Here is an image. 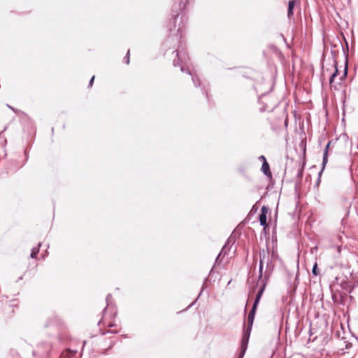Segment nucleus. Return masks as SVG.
Masks as SVG:
<instances>
[{"mask_svg": "<svg viewBox=\"0 0 358 358\" xmlns=\"http://www.w3.org/2000/svg\"><path fill=\"white\" fill-rule=\"evenodd\" d=\"M347 74H348V64H347V62H345V68H344V70H343V73L342 76L339 78V80H340L341 83L345 79V78L347 76Z\"/></svg>", "mask_w": 358, "mask_h": 358, "instance_id": "obj_14", "label": "nucleus"}, {"mask_svg": "<svg viewBox=\"0 0 358 358\" xmlns=\"http://www.w3.org/2000/svg\"><path fill=\"white\" fill-rule=\"evenodd\" d=\"M259 221L261 226H262L264 227H267L266 215L264 213H260V215L259 216Z\"/></svg>", "mask_w": 358, "mask_h": 358, "instance_id": "obj_11", "label": "nucleus"}, {"mask_svg": "<svg viewBox=\"0 0 358 358\" xmlns=\"http://www.w3.org/2000/svg\"><path fill=\"white\" fill-rule=\"evenodd\" d=\"M130 50H128L127 52V55L126 56L124 57V62L127 64H129V61H130Z\"/></svg>", "mask_w": 358, "mask_h": 358, "instance_id": "obj_17", "label": "nucleus"}, {"mask_svg": "<svg viewBox=\"0 0 358 358\" xmlns=\"http://www.w3.org/2000/svg\"><path fill=\"white\" fill-rule=\"evenodd\" d=\"M106 306L103 310V313L106 315L108 312H110V316L115 317L116 315V310L115 308V305L112 301V296L110 294H108L106 299Z\"/></svg>", "mask_w": 358, "mask_h": 358, "instance_id": "obj_3", "label": "nucleus"}, {"mask_svg": "<svg viewBox=\"0 0 358 358\" xmlns=\"http://www.w3.org/2000/svg\"><path fill=\"white\" fill-rule=\"evenodd\" d=\"M261 171L267 177H270L271 178L272 176V174H271V170H270V166H269V164H268V163L267 162H264L262 164V168H261Z\"/></svg>", "mask_w": 358, "mask_h": 358, "instance_id": "obj_10", "label": "nucleus"}, {"mask_svg": "<svg viewBox=\"0 0 358 358\" xmlns=\"http://www.w3.org/2000/svg\"><path fill=\"white\" fill-rule=\"evenodd\" d=\"M357 184H358V182H357Z\"/></svg>", "mask_w": 358, "mask_h": 358, "instance_id": "obj_28", "label": "nucleus"}, {"mask_svg": "<svg viewBox=\"0 0 358 358\" xmlns=\"http://www.w3.org/2000/svg\"><path fill=\"white\" fill-rule=\"evenodd\" d=\"M94 80V76H92V78L90 80L89 87H92V86Z\"/></svg>", "mask_w": 358, "mask_h": 358, "instance_id": "obj_21", "label": "nucleus"}, {"mask_svg": "<svg viewBox=\"0 0 358 358\" xmlns=\"http://www.w3.org/2000/svg\"><path fill=\"white\" fill-rule=\"evenodd\" d=\"M341 246H338V252H341Z\"/></svg>", "mask_w": 358, "mask_h": 358, "instance_id": "obj_25", "label": "nucleus"}, {"mask_svg": "<svg viewBox=\"0 0 358 358\" xmlns=\"http://www.w3.org/2000/svg\"><path fill=\"white\" fill-rule=\"evenodd\" d=\"M265 290V284L264 285H262L259 289L258 290V292L257 294V296L255 297V300L253 303L252 309L250 310L248 316V326L247 329H245L243 330V337L242 339H246V341H249L252 327L253 324L254 319L255 313L257 308V306L259 304V302L261 299V297Z\"/></svg>", "mask_w": 358, "mask_h": 358, "instance_id": "obj_2", "label": "nucleus"}, {"mask_svg": "<svg viewBox=\"0 0 358 358\" xmlns=\"http://www.w3.org/2000/svg\"><path fill=\"white\" fill-rule=\"evenodd\" d=\"M268 208H267L266 206H263L262 207V209H261V213H264L266 215V214H267V213H268Z\"/></svg>", "mask_w": 358, "mask_h": 358, "instance_id": "obj_19", "label": "nucleus"}, {"mask_svg": "<svg viewBox=\"0 0 358 358\" xmlns=\"http://www.w3.org/2000/svg\"><path fill=\"white\" fill-rule=\"evenodd\" d=\"M195 301H194V302H192V303L189 306H191L192 305L194 304Z\"/></svg>", "mask_w": 358, "mask_h": 358, "instance_id": "obj_27", "label": "nucleus"}, {"mask_svg": "<svg viewBox=\"0 0 358 358\" xmlns=\"http://www.w3.org/2000/svg\"><path fill=\"white\" fill-rule=\"evenodd\" d=\"M201 90H202L203 93L205 94L206 98L208 99V90L206 89V87L204 85H203V87H201Z\"/></svg>", "mask_w": 358, "mask_h": 358, "instance_id": "obj_18", "label": "nucleus"}, {"mask_svg": "<svg viewBox=\"0 0 358 358\" xmlns=\"http://www.w3.org/2000/svg\"><path fill=\"white\" fill-rule=\"evenodd\" d=\"M76 353H77L76 350H71V349L67 348V349H66V350H64L62 353L60 358H73L75 357Z\"/></svg>", "mask_w": 358, "mask_h": 358, "instance_id": "obj_7", "label": "nucleus"}, {"mask_svg": "<svg viewBox=\"0 0 358 358\" xmlns=\"http://www.w3.org/2000/svg\"><path fill=\"white\" fill-rule=\"evenodd\" d=\"M258 159H259V161H262V164H263L264 162H267V161H266V157H265L264 155H261V156H259Z\"/></svg>", "mask_w": 358, "mask_h": 358, "instance_id": "obj_20", "label": "nucleus"}, {"mask_svg": "<svg viewBox=\"0 0 358 358\" xmlns=\"http://www.w3.org/2000/svg\"><path fill=\"white\" fill-rule=\"evenodd\" d=\"M334 67L335 68L334 72L331 74L330 78H329V85L331 87H334V89H336V85L334 84L335 78L338 74V64L336 60H334Z\"/></svg>", "mask_w": 358, "mask_h": 358, "instance_id": "obj_5", "label": "nucleus"}, {"mask_svg": "<svg viewBox=\"0 0 358 358\" xmlns=\"http://www.w3.org/2000/svg\"><path fill=\"white\" fill-rule=\"evenodd\" d=\"M113 326H114V324H110L108 325V327H113Z\"/></svg>", "mask_w": 358, "mask_h": 358, "instance_id": "obj_26", "label": "nucleus"}, {"mask_svg": "<svg viewBox=\"0 0 358 358\" xmlns=\"http://www.w3.org/2000/svg\"><path fill=\"white\" fill-rule=\"evenodd\" d=\"M312 274L314 276H318L320 274V270L318 269V267H317V262H315V264H313V269H312Z\"/></svg>", "mask_w": 358, "mask_h": 358, "instance_id": "obj_13", "label": "nucleus"}, {"mask_svg": "<svg viewBox=\"0 0 358 358\" xmlns=\"http://www.w3.org/2000/svg\"><path fill=\"white\" fill-rule=\"evenodd\" d=\"M41 245V243H38V247H35L31 249V252L30 255L31 258H32V259L36 258V255L39 252V248H40Z\"/></svg>", "mask_w": 358, "mask_h": 358, "instance_id": "obj_12", "label": "nucleus"}, {"mask_svg": "<svg viewBox=\"0 0 358 358\" xmlns=\"http://www.w3.org/2000/svg\"><path fill=\"white\" fill-rule=\"evenodd\" d=\"M51 346L49 344L45 345V349L44 352H40V354L42 355H48V352L50 350Z\"/></svg>", "mask_w": 358, "mask_h": 358, "instance_id": "obj_16", "label": "nucleus"}, {"mask_svg": "<svg viewBox=\"0 0 358 358\" xmlns=\"http://www.w3.org/2000/svg\"><path fill=\"white\" fill-rule=\"evenodd\" d=\"M206 280H207V278H206V279H205V280H204V282H203V287H202L201 291L199 292V296L201 294V293H202V291H203V289L204 285H205V283H206Z\"/></svg>", "mask_w": 358, "mask_h": 358, "instance_id": "obj_22", "label": "nucleus"}, {"mask_svg": "<svg viewBox=\"0 0 358 358\" xmlns=\"http://www.w3.org/2000/svg\"><path fill=\"white\" fill-rule=\"evenodd\" d=\"M7 107H8L9 108H10L12 110H13L14 112H17V110H15L13 107H12L11 106L7 104Z\"/></svg>", "mask_w": 358, "mask_h": 358, "instance_id": "obj_23", "label": "nucleus"}, {"mask_svg": "<svg viewBox=\"0 0 358 358\" xmlns=\"http://www.w3.org/2000/svg\"><path fill=\"white\" fill-rule=\"evenodd\" d=\"M231 241L230 238H229L227 241L225 245L223 246L220 252L217 256L215 262V264H218L221 262V260H220V258L222 255L225 256L227 254V250H228L227 248H228L229 245L231 244Z\"/></svg>", "mask_w": 358, "mask_h": 358, "instance_id": "obj_4", "label": "nucleus"}, {"mask_svg": "<svg viewBox=\"0 0 358 358\" xmlns=\"http://www.w3.org/2000/svg\"><path fill=\"white\" fill-rule=\"evenodd\" d=\"M296 0H290L288 2V9H287V17L290 19L294 15V8L296 5Z\"/></svg>", "mask_w": 358, "mask_h": 358, "instance_id": "obj_9", "label": "nucleus"}, {"mask_svg": "<svg viewBox=\"0 0 358 358\" xmlns=\"http://www.w3.org/2000/svg\"><path fill=\"white\" fill-rule=\"evenodd\" d=\"M248 342L246 339H241V350L238 358H243L248 349Z\"/></svg>", "mask_w": 358, "mask_h": 358, "instance_id": "obj_6", "label": "nucleus"}, {"mask_svg": "<svg viewBox=\"0 0 358 358\" xmlns=\"http://www.w3.org/2000/svg\"><path fill=\"white\" fill-rule=\"evenodd\" d=\"M85 343H86V341H84L83 342L82 350H83V348H84V345H85Z\"/></svg>", "mask_w": 358, "mask_h": 358, "instance_id": "obj_24", "label": "nucleus"}, {"mask_svg": "<svg viewBox=\"0 0 358 358\" xmlns=\"http://www.w3.org/2000/svg\"><path fill=\"white\" fill-rule=\"evenodd\" d=\"M303 166H301L299 169H298V171H297V173H296V178L298 180H301L303 177Z\"/></svg>", "mask_w": 358, "mask_h": 358, "instance_id": "obj_15", "label": "nucleus"}, {"mask_svg": "<svg viewBox=\"0 0 358 358\" xmlns=\"http://www.w3.org/2000/svg\"><path fill=\"white\" fill-rule=\"evenodd\" d=\"M273 255H270L269 250L267 248L259 250V266L258 280L261 282V286L265 284L266 286L268 280L272 274L274 268L273 263Z\"/></svg>", "mask_w": 358, "mask_h": 358, "instance_id": "obj_1", "label": "nucleus"}, {"mask_svg": "<svg viewBox=\"0 0 358 358\" xmlns=\"http://www.w3.org/2000/svg\"><path fill=\"white\" fill-rule=\"evenodd\" d=\"M331 141H329L327 145L325 147V149L324 150V155H323V160H322V168L319 173V176L321 175L322 172L323 171L324 166H326L327 163V155H328V149L330 145Z\"/></svg>", "mask_w": 358, "mask_h": 358, "instance_id": "obj_8", "label": "nucleus"}]
</instances>
